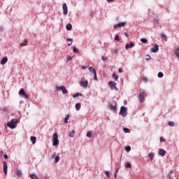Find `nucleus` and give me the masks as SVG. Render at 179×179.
Returning <instances> with one entry per match:
<instances>
[{
  "mask_svg": "<svg viewBox=\"0 0 179 179\" xmlns=\"http://www.w3.org/2000/svg\"><path fill=\"white\" fill-rule=\"evenodd\" d=\"M16 124H17V119H13L7 123V127L11 129H15L16 128Z\"/></svg>",
  "mask_w": 179,
  "mask_h": 179,
  "instance_id": "obj_1",
  "label": "nucleus"
},
{
  "mask_svg": "<svg viewBox=\"0 0 179 179\" xmlns=\"http://www.w3.org/2000/svg\"><path fill=\"white\" fill-rule=\"evenodd\" d=\"M52 142L53 146H55L56 148L58 146V145H59V141L58 140V134L57 133H55L53 134Z\"/></svg>",
  "mask_w": 179,
  "mask_h": 179,
  "instance_id": "obj_2",
  "label": "nucleus"
},
{
  "mask_svg": "<svg viewBox=\"0 0 179 179\" xmlns=\"http://www.w3.org/2000/svg\"><path fill=\"white\" fill-rule=\"evenodd\" d=\"M88 70L90 71V72L91 73H93V75H94V80H97V73H96V70L94 69V68L90 66V67H89Z\"/></svg>",
  "mask_w": 179,
  "mask_h": 179,
  "instance_id": "obj_3",
  "label": "nucleus"
},
{
  "mask_svg": "<svg viewBox=\"0 0 179 179\" xmlns=\"http://www.w3.org/2000/svg\"><path fill=\"white\" fill-rule=\"evenodd\" d=\"M19 94L23 97V99H29V95L26 94V92H24V90L23 88H22L20 91H19Z\"/></svg>",
  "mask_w": 179,
  "mask_h": 179,
  "instance_id": "obj_4",
  "label": "nucleus"
},
{
  "mask_svg": "<svg viewBox=\"0 0 179 179\" xmlns=\"http://www.w3.org/2000/svg\"><path fill=\"white\" fill-rule=\"evenodd\" d=\"M57 90H62L63 94H67L68 90L65 87V86L62 85L60 87H56Z\"/></svg>",
  "mask_w": 179,
  "mask_h": 179,
  "instance_id": "obj_5",
  "label": "nucleus"
},
{
  "mask_svg": "<svg viewBox=\"0 0 179 179\" xmlns=\"http://www.w3.org/2000/svg\"><path fill=\"white\" fill-rule=\"evenodd\" d=\"M120 115H122L123 117H127V107L122 106L120 108Z\"/></svg>",
  "mask_w": 179,
  "mask_h": 179,
  "instance_id": "obj_6",
  "label": "nucleus"
},
{
  "mask_svg": "<svg viewBox=\"0 0 179 179\" xmlns=\"http://www.w3.org/2000/svg\"><path fill=\"white\" fill-rule=\"evenodd\" d=\"M62 9H63V15H68V6H66V3H63Z\"/></svg>",
  "mask_w": 179,
  "mask_h": 179,
  "instance_id": "obj_7",
  "label": "nucleus"
},
{
  "mask_svg": "<svg viewBox=\"0 0 179 179\" xmlns=\"http://www.w3.org/2000/svg\"><path fill=\"white\" fill-rule=\"evenodd\" d=\"M80 85L81 86V87L86 88L89 85V81H87V80H86L85 81H80Z\"/></svg>",
  "mask_w": 179,
  "mask_h": 179,
  "instance_id": "obj_8",
  "label": "nucleus"
},
{
  "mask_svg": "<svg viewBox=\"0 0 179 179\" xmlns=\"http://www.w3.org/2000/svg\"><path fill=\"white\" fill-rule=\"evenodd\" d=\"M3 169L4 171V174L8 176V165L6 164V162H3Z\"/></svg>",
  "mask_w": 179,
  "mask_h": 179,
  "instance_id": "obj_9",
  "label": "nucleus"
},
{
  "mask_svg": "<svg viewBox=\"0 0 179 179\" xmlns=\"http://www.w3.org/2000/svg\"><path fill=\"white\" fill-rule=\"evenodd\" d=\"M109 86L111 87V89H115L117 90V83H115V82L110 81Z\"/></svg>",
  "mask_w": 179,
  "mask_h": 179,
  "instance_id": "obj_10",
  "label": "nucleus"
},
{
  "mask_svg": "<svg viewBox=\"0 0 179 179\" xmlns=\"http://www.w3.org/2000/svg\"><path fill=\"white\" fill-rule=\"evenodd\" d=\"M127 24V22H119L118 24H116L114 25V29H117V27H122Z\"/></svg>",
  "mask_w": 179,
  "mask_h": 179,
  "instance_id": "obj_11",
  "label": "nucleus"
},
{
  "mask_svg": "<svg viewBox=\"0 0 179 179\" xmlns=\"http://www.w3.org/2000/svg\"><path fill=\"white\" fill-rule=\"evenodd\" d=\"M139 100H140L141 103H143V101H145V93H143V92L140 93Z\"/></svg>",
  "mask_w": 179,
  "mask_h": 179,
  "instance_id": "obj_12",
  "label": "nucleus"
},
{
  "mask_svg": "<svg viewBox=\"0 0 179 179\" xmlns=\"http://www.w3.org/2000/svg\"><path fill=\"white\" fill-rule=\"evenodd\" d=\"M159 51V45H155L154 48H152V52H157Z\"/></svg>",
  "mask_w": 179,
  "mask_h": 179,
  "instance_id": "obj_13",
  "label": "nucleus"
},
{
  "mask_svg": "<svg viewBox=\"0 0 179 179\" xmlns=\"http://www.w3.org/2000/svg\"><path fill=\"white\" fill-rule=\"evenodd\" d=\"M6 62H8V57H5L1 59V65H5V64H6Z\"/></svg>",
  "mask_w": 179,
  "mask_h": 179,
  "instance_id": "obj_14",
  "label": "nucleus"
},
{
  "mask_svg": "<svg viewBox=\"0 0 179 179\" xmlns=\"http://www.w3.org/2000/svg\"><path fill=\"white\" fill-rule=\"evenodd\" d=\"M66 30H68L69 31H71V30H72V24L69 23L66 25Z\"/></svg>",
  "mask_w": 179,
  "mask_h": 179,
  "instance_id": "obj_15",
  "label": "nucleus"
},
{
  "mask_svg": "<svg viewBox=\"0 0 179 179\" xmlns=\"http://www.w3.org/2000/svg\"><path fill=\"white\" fill-rule=\"evenodd\" d=\"M134 45V43L131 42L130 44H126L125 48L126 50H128V48H132Z\"/></svg>",
  "mask_w": 179,
  "mask_h": 179,
  "instance_id": "obj_16",
  "label": "nucleus"
},
{
  "mask_svg": "<svg viewBox=\"0 0 179 179\" xmlns=\"http://www.w3.org/2000/svg\"><path fill=\"white\" fill-rule=\"evenodd\" d=\"M159 155H160L162 157L166 156V150H160L159 152Z\"/></svg>",
  "mask_w": 179,
  "mask_h": 179,
  "instance_id": "obj_17",
  "label": "nucleus"
},
{
  "mask_svg": "<svg viewBox=\"0 0 179 179\" xmlns=\"http://www.w3.org/2000/svg\"><path fill=\"white\" fill-rule=\"evenodd\" d=\"M27 45V39H24V43H20V47H26Z\"/></svg>",
  "mask_w": 179,
  "mask_h": 179,
  "instance_id": "obj_18",
  "label": "nucleus"
},
{
  "mask_svg": "<svg viewBox=\"0 0 179 179\" xmlns=\"http://www.w3.org/2000/svg\"><path fill=\"white\" fill-rule=\"evenodd\" d=\"M175 55H176L177 58L179 59V48L175 50Z\"/></svg>",
  "mask_w": 179,
  "mask_h": 179,
  "instance_id": "obj_19",
  "label": "nucleus"
},
{
  "mask_svg": "<svg viewBox=\"0 0 179 179\" xmlns=\"http://www.w3.org/2000/svg\"><path fill=\"white\" fill-rule=\"evenodd\" d=\"M31 141L32 142V144L34 145L36 143V141H37V138L34 136H31Z\"/></svg>",
  "mask_w": 179,
  "mask_h": 179,
  "instance_id": "obj_20",
  "label": "nucleus"
},
{
  "mask_svg": "<svg viewBox=\"0 0 179 179\" xmlns=\"http://www.w3.org/2000/svg\"><path fill=\"white\" fill-rule=\"evenodd\" d=\"M81 105L80 103H78L76 104V109L77 111H79L80 110Z\"/></svg>",
  "mask_w": 179,
  "mask_h": 179,
  "instance_id": "obj_21",
  "label": "nucleus"
},
{
  "mask_svg": "<svg viewBox=\"0 0 179 179\" xmlns=\"http://www.w3.org/2000/svg\"><path fill=\"white\" fill-rule=\"evenodd\" d=\"M70 138H73L75 136V130H72L69 134Z\"/></svg>",
  "mask_w": 179,
  "mask_h": 179,
  "instance_id": "obj_22",
  "label": "nucleus"
},
{
  "mask_svg": "<svg viewBox=\"0 0 179 179\" xmlns=\"http://www.w3.org/2000/svg\"><path fill=\"white\" fill-rule=\"evenodd\" d=\"M17 177H20V176H23V173H22V171L17 170Z\"/></svg>",
  "mask_w": 179,
  "mask_h": 179,
  "instance_id": "obj_23",
  "label": "nucleus"
},
{
  "mask_svg": "<svg viewBox=\"0 0 179 179\" xmlns=\"http://www.w3.org/2000/svg\"><path fill=\"white\" fill-rule=\"evenodd\" d=\"M148 157H150V160H153V157H155V155H153L152 152H150V153L148 155Z\"/></svg>",
  "mask_w": 179,
  "mask_h": 179,
  "instance_id": "obj_24",
  "label": "nucleus"
},
{
  "mask_svg": "<svg viewBox=\"0 0 179 179\" xmlns=\"http://www.w3.org/2000/svg\"><path fill=\"white\" fill-rule=\"evenodd\" d=\"M66 41H71V43L68 45V47H69V46L72 45V43L73 41V39H72V38H67Z\"/></svg>",
  "mask_w": 179,
  "mask_h": 179,
  "instance_id": "obj_25",
  "label": "nucleus"
},
{
  "mask_svg": "<svg viewBox=\"0 0 179 179\" xmlns=\"http://www.w3.org/2000/svg\"><path fill=\"white\" fill-rule=\"evenodd\" d=\"M68 120H69V115H66L64 118V122L66 124L68 123Z\"/></svg>",
  "mask_w": 179,
  "mask_h": 179,
  "instance_id": "obj_26",
  "label": "nucleus"
},
{
  "mask_svg": "<svg viewBox=\"0 0 179 179\" xmlns=\"http://www.w3.org/2000/svg\"><path fill=\"white\" fill-rule=\"evenodd\" d=\"M125 167H127V169H131V167H132V166L131 165V164L129 162H127L125 164Z\"/></svg>",
  "mask_w": 179,
  "mask_h": 179,
  "instance_id": "obj_27",
  "label": "nucleus"
},
{
  "mask_svg": "<svg viewBox=\"0 0 179 179\" xmlns=\"http://www.w3.org/2000/svg\"><path fill=\"white\" fill-rule=\"evenodd\" d=\"M79 96H82V94L76 93V94L73 95V99H75L76 97H79Z\"/></svg>",
  "mask_w": 179,
  "mask_h": 179,
  "instance_id": "obj_28",
  "label": "nucleus"
},
{
  "mask_svg": "<svg viewBox=\"0 0 179 179\" xmlns=\"http://www.w3.org/2000/svg\"><path fill=\"white\" fill-rule=\"evenodd\" d=\"M173 173L172 171H170L169 173H168V176H167V178L168 179H173V178L171 177V174Z\"/></svg>",
  "mask_w": 179,
  "mask_h": 179,
  "instance_id": "obj_29",
  "label": "nucleus"
},
{
  "mask_svg": "<svg viewBox=\"0 0 179 179\" xmlns=\"http://www.w3.org/2000/svg\"><path fill=\"white\" fill-rule=\"evenodd\" d=\"M59 156H56L55 157V163H58V162H59Z\"/></svg>",
  "mask_w": 179,
  "mask_h": 179,
  "instance_id": "obj_30",
  "label": "nucleus"
},
{
  "mask_svg": "<svg viewBox=\"0 0 179 179\" xmlns=\"http://www.w3.org/2000/svg\"><path fill=\"white\" fill-rule=\"evenodd\" d=\"M126 152H131V146L128 145L125 148Z\"/></svg>",
  "mask_w": 179,
  "mask_h": 179,
  "instance_id": "obj_31",
  "label": "nucleus"
},
{
  "mask_svg": "<svg viewBox=\"0 0 179 179\" xmlns=\"http://www.w3.org/2000/svg\"><path fill=\"white\" fill-rule=\"evenodd\" d=\"M110 110H113V111H115V110H117V107H115V106H110Z\"/></svg>",
  "mask_w": 179,
  "mask_h": 179,
  "instance_id": "obj_32",
  "label": "nucleus"
},
{
  "mask_svg": "<svg viewBox=\"0 0 179 179\" xmlns=\"http://www.w3.org/2000/svg\"><path fill=\"white\" fill-rule=\"evenodd\" d=\"M87 136L88 138H92V131H88V132L87 133Z\"/></svg>",
  "mask_w": 179,
  "mask_h": 179,
  "instance_id": "obj_33",
  "label": "nucleus"
},
{
  "mask_svg": "<svg viewBox=\"0 0 179 179\" xmlns=\"http://www.w3.org/2000/svg\"><path fill=\"white\" fill-rule=\"evenodd\" d=\"M115 41H120V36L115 35Z\"/></svg>",
  "mask_w": 179,
  "mask_h": 179,
  "instance_id": "obj_34",
  "label": "nucleus"
},
{
  "mask_svg": "<svg viewBox=\"0 0 179 179\" xmlns=\"http://www.w3.org/2000/svg\"><path fill=\"white\" fill-rule=\"evenodd\" d=\"M73 52H79V50L75 46L73 47Z\"/></svg>",
  "mask_w": 179,
  "mask_h": 179,
  "instance_id": "obj_35",
  "label": "nucleus"
},
{
  "mask_svg": "<svg viewBox=\"0 0 179 179\" xmlns=\"http://www.w3.org/2000/svg\"><path fill=\"white\" fill-rule=\"evenodd\" d=\"M141 43H148V40L145 39V38H141Z\"/></svg>",
  "mask_w": 179,
  "mask_h": 179,
  "instance_id": "obj_36",
  "label": "nucleus"
},
{
  "mask_svg": "<svg viewBox=\"0 0 179 179\" xmlns=\"http://www.w3.org/2000/svg\"><path fill=\"white\" fill-rule=\"evenodd\" d=\"M157 76H158V78H163L164 74L162 72H159Z\"/></svg>",
  "mask_w": 179,
  "mask_h": 179,
  "instance_id": "obj_37",
  "label": "nucleus"
},
{
  "mask_svg": "<svg viewBox=\"0 0 179 179\" xmlns=\"http://www.w3.org/2000/svg\"><path fill=\"white\" fill-rule=\"evenodd\" d=\"M113 78H115V80H118V76H117V74L113 73Z\"/></svg>",
  "mask_w": 179,
  "mask_h": 179,
  "instance_id": "obj_38",
  "label": "nucleus"
},
{
  "mask_svg": "<svg viewBox=\"0 0 179 179\" xmlns=\"http://www.w3.org/2000/svg\"><path fill=\"white\" fill-rule=\"evenodd\" d=\"M168 125L169 127H174V122H169Z\"/></svg>",
  "mask_w": 179,
  "mask_h": 179,
  "instance_id": "obj_39",
  "label": "nucleus"
},
{
  "mask_svg": "<svg viewBox=\"0 0 179 179\" xmlns=\"http://www.w3.org/2000/svg\"><path fill=\"white\" fill-rule=\"evenodd\" d=\"M123 131L126 133H129V129L128 128H126V127L123 128Z\"/></svg>",
  "mask_w": 179,
  "mask_h": 179,
  "instance_id": "obj_40",
  "label": "nucleus"
},
{
  "mask_svg": "<svg viewBox=\"0 0 179 179\" xmlns=\"http://www.w3.org/2000/svg\"><path fill=\"white\" fill-rule=\"evenodd\" d=\"M105 174H106V176L108 178H110V172H108V171H106L105 172Z\"/></svg>",
  "mask_w": 179,
  "mask_h": 179,
  "instance_id": "obj_41",
  "label": "nucleus"
},
{
  "mask_svg": "<svg viewBox=\"0 0 179 179\" xmlns=\"http://www.w3.org/2000/svg\"><path fill=\"white\" fill-rule=\"evenodd\" d=\"M161 37H162L163 38H164L166 40V38H167V37L166 36V34H161Z\"/></svg>",
  "mask_w": 179,
  "mask_h": 179,
  "instance_id": "obj_42",
  "label": "nucleus"
},
{
  "mask_svg": "<svg viewBox=\"0 0 179 179\" xmlns=\"http://www.w3.org/2000/svg\"><path fill=\"white\" fill-rule=\"evenodd\" d=\"M160 142H166V139H164L163 137H160Z\"/></svg>",
  "mask_w": 179,
  "mask_h": 179,
  "instance_id": "obj_43",
  "label": "nucleus"
},
{
  "mask_svg": "<svg viewBox=\"0 0 179 179\" xmlns=\"http://www.w3.org/2000/svg\"><path fill=\"white\" fill-rule=\"evenodd\" d=\"M101 59H102V61H107V57L102 56Z\"/></svg>",
  "mask_w": 179,
  "mask_h": 179,
  "instance_id": "obj_44",
  "label": "nucleus"
},
{
  "mask_svg": "<svg viewBox=\"0 0 179 179\" xmlns=\"http://www.w3.org/2000/svg\"><path fill=\"white\" fill-rule=\"evenodd\" d=\"M145 59H146V61H149V59H150V56L147 55Z\"/></svg>",
  "mask_w": 179,
  "mask_h": 179,
  "instance_id": "obj_45",
  "label": "nucleus"
},
{
  "mask_svg": "<svg viewBox=\"0 0 179 179\" xmlns=\"http://www.w3.org/2000/svg\"><path fill=\"white\" fill-rule=\"evenodd\" d=\"M72 58H73V57H71V56L68 57H67V62H68V61H71V59H72Z\"/></svg>",
  "mask_w": 179,
  "mask_h": 179,
  "instance_id": "obj_46",
  "label": "nucleus"
},
{
  "mask_svg": "<svg viewBox=\"0 0 179 179\" xmlns=\"http://www.w3.org/2000/svg\"><path fill=\"white\" fill-rule=\"evenodd\" d=\"M124 36H125L126 37H129V34H128V32H125V33H124Z\"/></svg>",
  "mask_w": 179,
  "mask_h": 179,
  "instance_id": "obj_47",
  "label": "nucleus"
},
{
  "mask_svg": "<svg viewBox=\"0 0 179 179\" xmlns=\"http://www.w3.org/2000/svg\"><path fill=\"white\" fill-rule=\"evenodd\" d=\"M114 52L115 54H118V50H117V48L114 49Z\"/></svg>",
  "mask_w": 179,
  "mask_h": 179,
  "instance_id": "obj_48",
  "label": "nucleus"
},
{
  "mask_svg": "<svg viewBox=\"0 0 179 179\" xmlns=\"http://www.w3.org/2000/svg\"><path fill=\"white\" fill-rule=\"evenodd\" d=\"M119 72H120V73H122L123 70L122 68H119Z\"/></svg>",
  "mask_w": 179,
  "mask_h": 179,
  "instance_id": "obj_49",
  "label": "nucleus"
},
{
  "mask_svg": "<svg viewBox=\"0 0 179 179\" xmlns=\"http://www.w3.org/2000/svg\"><path fill=\"white\" fill-rule=\"evenodd\" d=\"M143 80L144 82H148V78H143Z\"/></svg>",
  "mask_w": 179,
  "mask_h": 179,
  "instance_id": "obj_50",
  "label": "nucleus"
},
{
  "mask_svg": "<svg viewBox=\"0 0 179 179\" xmlns=\"http://www.w3.org/2000/svg\"><path fill=\"white\" fill-rule=\"evenodd\" d=\"M87 69V66H82V69Z\"/></svg>",
  "mask_w": 179,
  "mask_h": 179,
  "instance_id": "obj_51",
  "label": "nucleus"
},
{
  "mask_svg": "<svg viewBox=\"0 0 179 179\" xmlns=\"http://www.w3.org/2000/svg\"><path fill=\"white\" fill-rule=\"evenodd\" d=\"M3 158H4V159H8V155L5 154V155H3Z\"/></svg>",
  "mask_w": 179,
  "mask_h": 179,
  "instance_id": "obj_52",
  "label": "nucleus"
},
{
  "mask_svg": "<svg viewBox=\"0 0 179 179\" xmlns=\"http://www.w3.org/2000/svg\"><path fill=\"white\" fill-rule=\"evenodd\" d=\"M117 173H118V170L116 171V173H115V175H114L115 178H117Z\"/></svg>",
  "mask_w": 179,
  "mask_h": 179,
  "instance_id": "obj_53",
  "label": "nucleus"
},
{
  "mask_svg": "<svg viewBox=\"0 0 179 179\" xmlns=\"http://www.w3.org/2000/svg\"><path fill=\"white\" fill-rule=\"evenodd\" d=\"M107 2H108V3H110V2H114V0H106Z\"/></svg>",
  "mask_w": 179,
  "mask_h": 179,
  "instance_id": "obj_54",
  "label": "nucleus"
},
{
  "mask_svg": "<svg viewBox=\"0 0 179 179\" xmlns=\"http://www.w3.org/2000/svg\"><path fill=\"white\" fill-rule=\"evenodd\" d=\"M3 31V28L2 27H0V32Z\"/></svg>",
  "mask_w": 179,
  "mask_h": 179,
  "instance_id": "obj_55",
  "label": "nucleus"
},
{
  "mask_svg": "<svg viewBox=\"0 0 179 179\" xmlns=\"http://www.w3.org/2000/svg\"><path fill=\"white\" fill-rule=\"evenodd\" d=\"M177 179H178V178H177Z\"/></svg>",
  "mask_w": 179,
  "mask_h": 179,
  "instance_id": "obj_56",
  "label": "nucleus"
}]
</instances>
